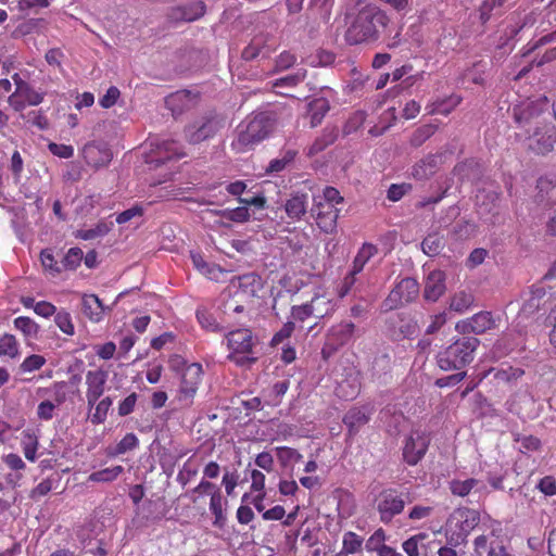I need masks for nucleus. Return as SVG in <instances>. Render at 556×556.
Masks as SVG:
<instances>
[{
    "mask_svg": "<svg viewBox=\"0 0 556 556\" xmlns=\"http://www.w3.org/2000/svg\"><path fill=\"white\" fill-rule=\"evenodd\" d=\"M419 295V283L415 278L406 277L399 281L382 302V308L396 309L404 304L415 301Z\"/></svg>",
    "mask_w": 556,
    "mask_h": 556,
    "instance_id": "7",
    "label": "nucleus"
},
{
    "mask_svg": "<svg viewBox=\"0 0 556 556\" xmlns=\"http://www.w3.org/2000/svg\"><path fill=\"white\" fill-rule=\"evenodd\" d=\"M500 193L494 189H482L476 195V203L481 214L493 213L497 207Z\"/></svg>",
    "mask_w": 556,
    "mask_h": 556,
    "instance_id": "28",
    "label": "nucleus"
},
{
    "mask_svg": "<svg viewBox=\"0 0 556 556\" xmlns=\"http://www.w3.org/2000/svg\"><path fill=\"white\" fill-rule=\"evenodd\" d=\"M113 404V400L110 396H105L100 400L96 405V410L90 416V421L93 425L103 424L106 419L108 412Z\"/></svg>",
    "mask_w": 556,
    "mask_h": 556,
    "instance_id": "45",
    "label": "nucleus"
},
{
    "mask_svg": "<svg viewBox=\"0 0 556 556\" xmlns=\"http://www.w3.org/2000/svg\"><path fill=\"white\" fill-rule=\"evenodd\" d=\"M296 152L293 150H286L280 155L271 160L266 167L267 174H277L282 172L295 159Z\"/></svg>",
    "mask_w": 556,
    "mask_h": 556,
    "instance_id": "37",
    "label": "nucleus"
},
{
    "mask_svg": "<svg viewBox=\"0 0 556 556\" xmlns=\"http://www.w3.org/2000/svg\"><path fill=\"white\" fill-rule=\"evenodd\" d=\"M18 353L17 342L12 334H3L0 337V355L15 357Z\"/></svg>",
    "mask_w": 556,
    "mask_h": 556,
    "instance_id": "49",
    "label": "nucleus"
},
{
    "mask_svg": "<svg viewBox=\"0 0 556 556\" xmlns=\"http://www.w3.org/2000/svg\"><path fill=\"white\" fill-rule=\"evenodd\" d=\"M359 386L358 372L353 371L350 375V379L339 384V392L346 399H354L359 391Z\"/></svg>",
    "mask_w": 556,
    "mask_h": 556,
    "instance_id": "42",
    "label": "nucleus"
},
{
    "mask_svg": "<svg viewBox=\"0 0 556 556\" xmlns=\"http://www.w3.org/2000/svg\"><path fill=\"white\" fill-rule=\"evenodd\" d=\"M88 165L99 168L106 166L112 160V152L104 142H89L83 149Z\"/></svg>",
    "mask_w": 556,
    "mask_h": 556,
    "instance_id": "15",
    "label": "nucleus"
},
{
    "mask_svg": "<svg viewBox=\"0 0 556 556\" xmlns=\"http://www.w3.org/2000/svg\"><path fill=\"white\" fill-rule=\"evenodd\" d=\"M276 451L279 460L283 465H288L290 463H298L303 458L302 454H300L296 450L291 447L281 446L277 447Z\"/></svg>",
    "mask_w": 556,
    "mask_h": 556,
    "instance_id": "54",
    "label": "nucleus"
},
{
    "mask_svg": "<svg viewBox=\"0 0 556 556\" xmlns=\"http://www.w3.org/2000/svg\"><path fill=\"white\" fill-rule=\"evenodd\" d=\"M444 247L443 237L438 233L428 235L421 242V249L429 256L438 255Z\"/></svg>",
    "mask_w": 556,
    "mask_h": 556,
    "instance_id": "39",
    "label": "nucleus"
},
{
    "mask_svg": "<svg viewBox=\"0 0 556 556\" xmlns=\"http://www.w3.org/2000/svg\"><path fill=\"white\" fill-rule=\"evenodd\" d=\"M139 444V440L135 433H127L115 447V455L125 454L128 451L135 450Z\"/></svg>",
    "mask_w": 556,
    "mask_h": 556,
    "instance_id": "52",
    "label": "nucleus"
},
{
    "mask_svg": "<svg viewBox=\"0 0 556 556\" xmlns=\"http://www.w3.org/2000/svg\"><path fill=\"white\" fill-rule=\"evenodd\" d=\"M480 344L476 337L463 336L437 355L438 366L445 371L462 370L475 358Z\"/></svg>",
    "mask_w": 556,
    "mask_h": 556,
    "instance_id": "3",
    "label": "nucleus"
},
{
    "mask_svg": "<svg viewBox=\"0 0 556 556\" xmlns=\"http://www.w3.org/2000/svg\"><path fill=\"white\" fill-rule=\"evenodd\" d=\"M309 304L315 318H324L334 311V304L326 295H315Z\"/></svg>",
    "mask_w": 556,
    "mask_h": 556,
    "instance_id": "34",
    "label": "nucleus"
},
{
    "mask_svg": "<svg viewBox=\"0 0 556 556\" xmlns=\"http://www.w3.org/2000/svg\"><path fill=\"white\" fill-rule=\"evenodd\" d=\"M450 490L453 495L464 497L468 495L471 491H473V493L485 492L486 485L482 481L473 478H469L466 480L454 479L450 482Z\"/></svg>",
    "mask_w": 556,
    "mask_h": 556,
    "instance_id": "23",
    "label": "nucleus"
},
{
    "mask_svg": "<svg viewBox=\"0 0 556 556\" xmlns=\"http://www.w3.org/2000/svg\"><path fill=\"white\" fill-rule=\"evenodd\" d=\"M225 126V118L215 111H208L185 126L184 137L190 144H198L213 138Z\"/></svg>",
    "mask_w": 556,
    "mask_h": 556,
    "instance_id": "5",
    "label": "nucleus"
},
{
    "mask_svg": "<svg viewBox=\"0 0 556 556\" xmlns=\"http://www.w3.org/2000/svg\"><path fill=\"white\" fill-rule=\"evenodd\" d=\"M426 533H418L403 542L402 547L408 556H419V543L427 539Z\"/></svg>",
    "mask_w": 556,
    "mask_h": 556,
    "instance_id": "53",
    "label": "nucleus"
},
{
    "mask_svg": "<svg viewBox=\"0 0 556 556\" xmlns=\"http://www.w3.org/2000/svg\"><path fill=\"white\" fill-rule=\"evenodd\" d=\"M228 348L232 351L229 358L239 366H249L256 362L252 356L254 345L252 333L249 329L230 331L227 336Z\"/></svg>",
    "mask_w": 556,
    "mask_h": 556,
    "instance_id": "6",
    "label": "nucleus"
},
{
    "mask_svg": "<svg viewBox=\"0 0 556 556\" xmlns=\"http://www.w3.org/2000/svg\"><path fill=\"white\" fill-rule=\"evenodd\" d=\"M192 101V93L188 90L177 91L166 98V105L174 113H181L184 110L189 109Z\"/></svg>",
    "mask_w": 556,
    "mask_h": 556,
    "instance_id": "33",
    "label": "nucleus"
},
{
    "mask_svg": "<svg viewBox=\"0 0 556 556\" xmlns=\"http://www.w3.org/2000/svg\"><path fill=\"white\" fill-rule=\"evenodd\" d=\"M54 321L56 326L60 328V330L63 331L65 334H74V325L72 323L70 313L65 311L58 312L55 314Z\"/></svg>",
    "mask_w": 556,
    "mask_h": 556,
    "instance_id": "56",
    "label": "nucleus"
},
{
    "mask_svg": "<svg viewBox=\"0 0 556 556\" xmlns=\"http://www.w3.org/2000/svg\"><path fill=\"white\" fill-rule=\"evenodd\" d=\"M83 313L92 321H100L104 314V306L100 299L94 294L83 296Z\"/></svg>",
    "mask_w": 556,
    "mask_h": 556,
    "instance_id": "30",
    "label": "nucleus"
},
{
    "mask_svg": "<svg viewBox=\"0 0 556 556\" xmlns=\"http://www.w3.org/2000/svg\"><path fill=\"white\" fill-rule=\"evenodd\" d=\"M437 127L432 124H427L418 127L410 136L409 143L414 148H419L430 137L434 135Z\"/></svg>",
    "mask_w": 556,
    "mask_h": 556,
    "instance_id": "43",
    "label": "nucleus"
},
{
    "mask_svg": "<svg viewBox=\"0 0 556 556\" xmlns=\"http://www.w3.org/2000/svg\"><path fill=\"white\" fill-rule=\"evenodd\" d=\"M374 408L368 405L363 407H352L343 417V424L349 429L350 435H355L362 427L369 422Z\"/></svg>",
    "mask_w": 556,
    "mask_h": 556,
    "instance_id": "17",
    "label": "nucleus"
},
{
    "mask_svg": "<svg viewBox=\"0 0 556 556\" xmlns=\"http://www.w3.org/2000/svg\"><path fill=\"white\" fill-rule=\"evenodd\" d=\"M547 115L548 102L545 97L535 100H523L511 109V116L517 128L523 130L525 134L531 131L536 125L542 124Z\"/></svg>",
    "mask_w": 556,
    "mask_h": 556,
    "instance_id": "4",
    "label": "nucleus"
},
{
    "mask_svg": "<svg viewBox=\"0 0 556 556\" xmlns=\"http://www.w3.org/2000/svg\"><path fill=\"white\" fill-rule=\"evenodd\" d=\"M38 438L35 433L30 431H24L23 432V439H22V446H23V453L26 457V459L30 462L36 460V453L38 450Z\"/></svg>",
    "mask_w": 556,
    "mask_h": 556,
    "instance_id": "41",
    "label": "nucleus"
},
{
    "mask_svg": "<svg viewBox=\"0 0 556 556\" xmlns=\"http://www.w3.org/2000/svg\"><path fill=\"white\" fill-rule=\"evenodd\" d=\"M84 257L83 251L79 248H72L68 250L66 255L63 258V266L66 269H75L79 266L81 260Z\"/></svg>",
    "mask_w": 556,
    "mask_h": 556,
    "instance_id": "57",
    "label": "nucleus"
},
{
    "mask_svg": "<svg viewBox=\"0 0 556 556\" xmlns=\"http://www.w3.org/2000/svg\"><path fill=\"white\" fill-rule=\"evenodd\" d=\"M441 154H428L425 157L416 162L412 167V176L417 180H427L431 178L439 165Z\"/></svg>",
    "mask_w": 556,
    "mask_h": 556,
    "instance_id": "18",
    "label": "nucleus"
},
{
    "mask_svg": "<svg viewBox=\"0 0 556 556\" xmlns=\"http://www.w3.org/2000/svg\"><path fill=\"white\" fill-rule=\"evenodd\" d=\"M210 509L212 514L215 516V525H218L220 520H224L223 514V496L220 490H215L212 493Z\"/></svg>",
    "mask_w": 556,
    "mask_h": 556,
    "instance_id": "51",
    "label": "nucleus"
},
{
    "mask_svg": "<svg viewBox=\"0 0 556 556\" xmlns=\"http://www.w3.org/2000/svg\"><path fill=\"white\" fill-rule=\"evenodd\" d=\"M48 149L53 155L62 159H70L74 155V149L72 146L50 142Z\"/></svg>",
    "mask_w": 556,
    "mask_h": 556,
    "instance_id": "61",
    "label": "nucleus"
},
{
    "mask_svg": "<svg viewBox=\"0 0 556 556\" xmlns=\"http://www.w3.org/2000/svg\"><path fill=\"white\" fill-rule=\"evenodd\" d=\"M445 275L441 270L431 271L425 283L424 298L427 301L435 302L445 291Z\"/></svg>",
    "mask_w": 556,
    "mask_h": 556,
    "instance_id": "19",
    "label": "nucleus"
},
{
    "mask_svg": "<svg viewBox=\"0 0 556 556\" xmlns=\"http://www.w3.org/2000/svg\"><path fill=\"white\" fill-rule=\"evenodd\" d=\"M201 365L194 363L189 365L181 376L179 400L185 401L187 405L191 403V399L198 390V386L201 381Z\"/></svg>",
    "mask_w": 556,
    "mask_h": 556,
    "instance_id": "13",
    "label": "nucleus"
},
{
    "mask_svg": "<svg viewBox=\"0 0 556 556\" xmlns=\"http://www.w3.org/2000/svg\"><path fill=\"white\" fill-rule=\"evenodd\" d=\"M344 21L350 45L376 42L389 23L387 14L369 0H346Z\"/></svg>",
    "mask_w": 556,
    "mask_h": 556,
    "instance_id": "1",
    "label": "nucleus"
},
{
    "mask_svg": "<svg viewBox=\"0 0 556 556\" xmlns=\"http://www.w3.org/2000/svg\"><path fill=\"white\" fill-rule=\"evenodd\" d=\"M137 399L138 396L135 392L125 397L118 405V415L124 417L131 414L137 403Z\"/></svg>",
    "mask_w": 556,
    "mask_h": 556,
    "instance_id": "63",
    "label": "nucleus"
},
{
    "mask_svg": "<svg viewBox=\"0 0 556 556\" xmlns=\"http://www.w3.org/2000/svg\"><path fill=\"white\" fill-rule=\"evenodd\" d=\"M121 96V91L117 87H110L105 94L100 99L99 103L102 108L109 109L112 108Z\"/></svg>",
    "mask_w": 556,
    "mask_h": 556,
    "instance_id": "60",
    "label": "nucleus"
},
{
    "mask_svg": "<svg viewBox=\"0 0 556 556\" xmlns=\"http://www.w3.org/2000/svg\"><path fill=\"white\" fill-rule=\"evenodd\" d=\"M12 78L16 85L17 94H21L28 105H38L43 101V93L36 91L18 74H14Z\"/></svg>",
    "mask_w": 556,
    "mask_h": 556,
    "instance_id": "29",
    "label": "nucleus"
},
{
    "mask_svg": "<svg viewBox=\"0 0 556 556\" xmlns=\"http://www.w3.org/2000/svg\"><path fill=\"white\" fill-rule=\"evenodd\" d=\"M275 124L276 119L273 113L261 112L255 114L245 125H239L237 138L231 143L232 149L238 153L252 149L271 134Z\"/></svg>",
    "mask_w": 556,
    "mask_h": 556,
    "instance_id": "2",
    "label": "nucleus"
},
{
    "mask_svg": "<svg viewBox=\"0 0 556 556\" xmlns=\"http://www.w3.org/2000/svg\"><path fill=\"white\" fill-rule=\"evenodd\" d=\"M317 226L326 233H332L337 229V220L340 210L329 203L317 202L311 210Z\"/></svg>",
    "mask_w": 556,
    "mask_h": 556,
    "instance_id": "11",
    "label": "nucleus"
},
{
    "mask_svg": "<svg viewBox=\"0 0 556 556\" xmlns=\"http://www.w3.org/2000/svg\"><path fill=\"white\" fill-rule=\"evenodd\" d=\"M454 173L462 180H473L480 175V165L475 160H466L454 167Z\"/></svg>",
    "mask_w": 556,
    "mask_h": 556,
    "instance_id": "35",
    "label": "nucleus"
},
{
    "mask_svg": "<svg viewBox=\"0 0 556 556\" xmlns=\"http://www.w3.org/2000/svg\"><path fill=\"white\" fill-rule=\"evenodd\" d=\"M307 76V71L305 68H298L293 74L287 75L279 79H276L273 84L274 87H295Z\"/></svg>",
    "mask_w": 556,
    "mask_h": 556,
    "instance_id": "46",
    "label": "nucleus"
},
{
    "mask_svg": "<svg viewBox=\"0 0 556 556\" xmlns=\"http://www.w3.org/2000/svg\"><path fill=\"white\" fill-rule=\"evenodd\" d=\"M378 249L371 243H364L357 252L353 261V274H358L363 270L365 264L377 254Z\"/></svg>",
    "mask_w": 556,
    "mask_h": 556,
    "instance_id": "36",
    "label": "nucleus"
},
{
    "mask_svg": "<svg viewBox=\"0 0 556 556\" xmlns=\"http://www.w3.org/2000/svg\"><path fill=\"white\" fill-rule=\"evenodd\" d=\"M205 12V3L203 1H195L170 8L167 17L173 22H193L202 17Z\"/></svg>",
    "mask_w": 556,
    "mask_h": 556,
    "instance_id": "16",
    "label": "nucleus"
},
{
    "mask_svg": "<svg viewBox=\"0 0 556 556\" xmlns=\"http://www.w3.org/2000/svg\"><path fill=\"white\" fill-rule=\"evenodd\" d=\"M545 294L546 292L543 287L532 286L529 292L526 293L520 313L525 316H530L538 312L543 303Z\"/></svg>",
    "mask_w": 556,
    "mask_h": 556,
    "instance_id": "24",
    "label": "nucleus"
},
{
    "mask_svg": "<svg viewBox=\"0 0 556 556\" xmlns=\"http://www.w3.org/2000/svg\"><path fill=\"white\" fill-rule=\"evenodd\" d=\"M269 52L270 50L265 47V37L261 35L254 37L251 43L243 49L242 58L245 61H251L260 55L267 58Z\"/></svg>",
    "mask_w": 556,
    "mask_h": 556,
    "instance_id": "32",
    "label": "nucleus"
},
{
    "mask_svg": "<svg viewBox=\"0 0 556 556\" xmlns=\"http://www.w3.org/2000/svg\"><path fill=\"white\" fill-rule=\"evenodd\" d=\"M296 61L294 54L283 51L280 53L275 61V70L274 72H281L290 68Z\"/></svg>",
    "mask_w": 556,
    "mask_h": 556,
    "instance_id": "58",
    "label": "nucleus"
},
{
    "mask_svg": "<svg viewBox=\"0 0 556 556\" xmlns=\"http://www.w3.org/2000/svg\"><path fill=\"white\" fill-rule=\"evenodd\" d=\"M112 223L108 224L101 220L93 228L77 230L75 237L81 240H93L105 236L112 229Z\"/></svg>",
    "mask_w": 556,
    "mask_h": 556,
    "instance_id": "38",
    "label": "nucleus"
},
{
    "mask_svg": "<svg viewBox=\"0 0 556 556\" xmlns=\"http://www.w3.org/2000/svg\"><path fill=\"white\" fill-rule=\"evenodd\" d=\"M108 377L109 372L103 368L88 370L86 374V393L102 396L105 391Z\"/></svg>",
    "mask_w": 556,
    "mask_h": 556,
    "instance_id": "22",
    "label": "nucleus"
},
{
    "mask_svg": "<svg viewBox=\"0 0 556 556\" xmlns=\"http://www.w3.org/2000/svg\"><path fill=\"white\" fill-rule=\"evenodd\" d=\"M156 148L159 157L152 159L150 161V163H155L156 166L164 164L166 161H169L174 157L180 159L185 156L180 146L174 140H164L160 142Z\"/></svg>",
    "mask_w": 556,
    "mask_h": 556,
    "instance_id": "25",
    "label": "nucleus"
},
{
    "mask_svg": "<svg viewBox=\"0 0 556 556\" xmlns=\"http://www.w3.org/2000/svg\"><path fill=\"white\" fill-rule=\"evenodd\" d=\"M494 327L495 320L491 312H480L475 314L471 318L456 324V330L464 334L470 332L481 334Z\"/></svg>",
    "mask_w": 556,
    "mask_h": 556,
    "instance_id": "14",
    "label": "nucleus"
},
{
    "mask_svg": "<svg viewBox=\"0 0 556 556\" xmlns=\"http://www.w3.org/2000/svg\"><path fill=\"white\" fill-rule=\"evenodd\" d=\"M14 326L23 332L26 338L34 339L38 333V325L29 317L21 316L15 318Z\"/></svg>",
    "mask_w": 556,
    "mask_h": 556,
    "instance_id": "47",
    "label": "nucleus"
},
{
    "mask_svg": "<svg viewBox=\"0 0 556 556\" xmlns=\"http://www.w3.org/2000/svg\"><path fill=\"white\" fill-rule=\"evenodd\" d=\"M354 330L355 325L353 323L342 321L329 329L327 338L336 343L338 342L339 345L343 346L352 339Z\"/></svg>",
    "mask_w": 556,
    "mask_h": 556,
    "instance_id": "31",
    "label": "nucleus"
},
{
    "mask_svg": "<svg viewBox=\"0 0 556 556\" xmlns=\"http://www.w3.org/2000/svg\"><path fill=\"white\" fill-rule=\"evenodd\" d=\"M46 363V359L41 355L33 354L24 359L21 365V369L26 372L40 369Z\"/></svg>",
    "mask_w": 556,
    "mask_h": 556,
    "instance_id": "59",
    "label": "nucleus"
},
{
    "mask_svg": "<svg viewBox=\"0 0 556 556\" xmlns=\"http://www.w3.org/2000/svg\"><path fill=\"white\" fill-rule=\"evenodd\" d=\"M506 2V0H484L480 8V17L485 23L493 12H497Z\"/></svg>",
    "mask_w": 556,
    "mask_h": 556,
    "instance_id": "55",
    "label": "nucleus"
},
{
    "mask_svg": "<svg viewBox=\"0 0 556 556\" xmlns=\"http://www.w3.org/2000/svg\"><path fill=\"white\" fill-rule=\"evenodd\" d=\"M525 136L531 150L538 154H546L556 144V126L545 119L542 124L533 127L531 131H527Z\"/></svg>",
    "mask_w": 556,
    "mask_h": 556,
    "instance_id": "8",
    "label": "nucleus"
},
{
    "mask_svg": "<svg viewBox=\"0 0 556 556\" xmlns=\"http://www.w3.org/2000/svg\"><path fill=\"white\" fill-rule=\"evenodd\" d=\"M430 443L429 437L419 430L412 431L403 447V458L415 466L425 456Z\"/></svg>",
    "mask_w": 556,
    "mask_h": 556,
    "instance_id": "10",
    "label": "nucleus"
},
{
    "mask_svg": "<svg viewBox=\"0 0 556 556\" xmlns=\"http://www.w3.org/2000/svg\"><path fill=\"white\" fill-rule=\"evenodd\" d=\"M307 110L309 115L311 127L314 128L321 123L325 115L330 110V104L327 98L319 97L308 102Z\"/></svg>",
    "mask_w": 556,
    "mask_h": 556,
    "instance_id": "27",
    "label": "nucleus"
},
{
    "mask_svg": "<svg viewBox=\"0 0 556 556\" xmlns=\"http://www.w3.org/2000/svg\"><path fill=\"white\" fill-rule=\"evenodd\" d=\"M407 494L395 489H386L377 497V510L382 522H390L405 507Z\"/></svg>",
    "mask_w": 556,
    "mask_h": 556,
    "instance_id": "9",
    "label": "nucleus"
},
{
    "mask_svg": "<svg viewBox=\"0 0 556 556\" xmlns=\"http://www.w3.org/2000/svg\"><path fill=\"white\" fill-rule=\"evenodd\" d=\"M410 188L412 187L406 184L391 185V187L388 190V199L390 201L396 202L401 200L404 197V194L410 190Z\"/></svg>",
    "mask_w": 556,
    "mask_h": 556,
    "instance_id": "64",
    "label": "nucleus"
},
{
    "mask_svg": "<svg viewBox=\"0 0 556 556\" xmlns=\"http://www.w3.org/2000/svg\"><path fill=\"white\" fill-rule=\"evenodd\" d=\"M124 468L119 465L114 466L112 468H105L98 471L92 472L89 476V480L93 482H111L115 480L122 472Z\"/></svg>",
    "mask_w": 556,
    "mask_h": 556,
    "instance_id": "44",
    "label": "nucleus"
},
{
    "mask_svg": "<svg viewBox=\"0 0 556 556\" xmlns=\"http://www.w3.org/2000/svg\"><path fill=\"white\" fill-rule=\"evenodd\" d=\"M339 136V128L337 126H326L321 134L314 140L308 148L307 155L314 156L326 150L329 146L333 144Z\"/></svg>",
    "mask_w": 556,
    "mask_h": 556,
    "instance_id": "21",
    "label": "nucleus"
},
{
    "mask_svg": "<svg viewBox=\"0 0 556 556\" xmlns=\"http://www.w3.org/2000/svg\"><path fill=\"white\" fill-rule=\"evenodd\" d=\"M475 303V296L470 292L459 291L455 293V295L451 300L450 307L451 309L463 313L469 307H471Z\"/></svg>",
    "mask_w": 556,
    "mask_h": 556,
    "instance_id": "40",
    "label": "nucleus"
},
{
    "mask_svg": "<svg viewBox=\"0 0 556 556\" xmlns=\"http://www.w3.org/2000/svg\"><path fill=\"white\" fill-rule=\"evenodd\" d=\"M285 211L290 219L300 220L307 212V194H293L286 201Z\"/></svg>",
    "mask_w": 556,
    "mask_h": 556,
    "instance_id": "26",
    "label": "nucleus"
},
{
    "mask_svg": "<svg viewBox=\"0 0 556 556\" xmlns=\"http://www.w3.org/2000/svg\"><path fill=\"white\" fill-rule=\"evenodd\" d=\"M342 543L344 552L355 554L362 549L363 539L356 533L349 531L344 533Z\"/></svg>",
    "mask_w": 556,
    "mask_h": 556,
    "instance_id": "50",
    "label": "nucleus"
},
{
    "mask_svg": "<svg viewBox=\"0 0 556 556\" xmlns=\"http://www.w3.org/2000/svg\"><path fill=\"white\" fill-rule=\"evenodd\" d=\"M215 214L235 223H244L250 218V213L247 206H240L233 210L216 211Z\"/></svg>",
    "mask_w": 556,
    "mask_h": 556,
    "instance_id": "48",
    "label": "nucleus"
},
{
    "mask_svg": "<svg viewBox=\"0 0 556 556\" xmlns=\"http://www.w3.org/2000/svg\"><path fill=\"white\" fill-rule=\"evenodd\" d=\"M475 549L478 556H511L502 542L497 539L489 541L484 535L476 538Z\"/></svg>",
    "mask_w": 556,
    "mask_h": 556,
    "instance_id": "20",
    "label": "nucleus"
},
{
    "mask_svg": "<svg viewBox=\"0 0 556 556\" xmlns=\"http://www.w3.org/2000/svg\"><path fill=\"white\" fill-rule=\"evenodd\" d=\"M238 289L233 292L228 290V299L224 302V311L233 312L236 304L240 302V298L244 294L254 295L255 285L260 286V278L254 274L243 275L238 278Z\"/></svg>",
    "mask_w": 556,
    "mask_h": 556,
    "instance_id": "12",
    "label": "nucleus"
},
{
    "mask_svg": "<svg viewBox=\"0 0 556 556\" xmlns=\"http://www.w3.org/2000/svg\"><path fill=\"white\" fill-rule=\"evenodd\" d=\"M291 316L294 320L304 321L308 317L313 316L311 304L305 303L303 305H295L291 308Z\"/></svg>",
    "mask_w": 556,
    "mask_h": 556,
    "instance_id": "62",
    "label": "nucleus"
}]
</instances>
